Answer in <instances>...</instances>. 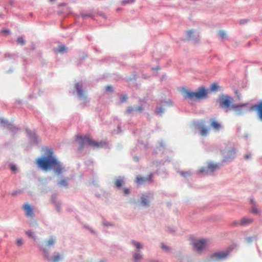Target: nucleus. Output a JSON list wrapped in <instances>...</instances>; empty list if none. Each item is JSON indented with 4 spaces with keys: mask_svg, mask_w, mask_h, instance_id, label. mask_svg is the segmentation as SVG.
<instances>
[{
    "mask_svg": "<svg viewBox=\"0 0 262 262\" xmlns=\"http://www.w3.org/2000/svg\"><path fill=\"white\" fill-rule=\"evenodd\" d=\"M47 156L41 157L36 159V163L38 167L45 170L53 169L56 173L61 174L64 170V167L58 161L51 149L47 150Z\"/></svg>",
    "mask_w": 262,
    "mask_h": 262,
    "instance_id": "f257e3e1",
    "label": "nucleus"
},
{
    "mask_svg": "<svg viewBox=\"0 0 262 262\" xmlns=\"http://www.w3.org/2000/svg\"><path fill=\"white\" fill-rule=\"evenodd\" d=\"M233 90L236 96V98L234 101L233 98L230 97V109L232 110L237 115H241L248 112L252 111V110H251L252 106H250L248 103H236L234 102V101L241 99V94L238 90L235 88Z\"/></svg>",
    "mask_w": 262,
    "mask_h": 262,
    "instance_id": "f03ea898",
    "label": "nucleus"
},
{
    "mask_svg": "<svg viewBox=\"0 0 262 262\" xmlns=\"http://www.w3.org/2000/svg\"><path fill=\"white\" fill-rule=\"evenodd\" d=\"M182 92L185 99L192 100H200L206 99L208 96V90L204 87H201L194 92L183 89Z\"/></svg>",
    "mask_w": 262,
    "mask_h": 262,
    "instance_id": "7ed1b4c3",
    "label": "nucleus"
},
{
    "mask_svg": "<svg viewBox=\"0 0 262 262\" xmlns=\"http://www.w3.org/2000/svg\"><path fill=\"white\" fill-rule=\"evenodd\" d=\"M76 138L77 140H79V149L81 150L83 148L84 145L86 144H88L90 145H91L95 147H102L105 144V143L103 142L102 141H101L100 142H98L95 141H93L91 138H90L89 137H82L80 135H77L76 136Z\"/></svg>",
    "mask_w": 262,
    "mask_h": 262,
    "instance_id": "20e7f679",
    "label": "nucleus"
},
{
    "mask_svg": "<svg viewBox=\"0 0 262 262\" xmlns=\"http://www.w3.org/2000/svg\"><path fill=\"white\" fill-rule=\"evenodd\" d=\"M208 241L207 239L201 238L197 239L192 243L193 250L198 253H201L208 245Z\"/></svg>",
    "mask_w": 262,
    "mask_h": 262,
    "instance_id": "39448f33",
    "label": "nucleus"
},
{
    "mask_svg": "<svg viewBox=\"0 0 262 262\" xmlns=\"http://www.w3.org/2000/svg\"><path fill=\"white\" fill-rule=\"evenodd\" d=\"M229 254L228 251H221L211 254L210 258L212 260H222L226 258Z\"/></svg>",
    "mask_w": 262,
    "mask_h": 262,
    "instance_id": "423d86ee",
    "label": "nucleus"
},
{
    "mask_svg": "<svg viewBox=\"0 0 262 262\" xmlns=\"http://www.w3.org/2000/svg\"><path fill=\"white\" fill-rule=\"evenodd\" d=\"M251 110H255L257 113L258 118L260 121H262V100L257 104L252 106Z\"/></svg>",
    "mask_w": 262,
    "mask_h": 262,
    "instance_id": "0eeeda50",
    "label": "nucleus"
},
{
    "mask_svg": "<svg viewBox=\"0 0 262 262\" xmlns=\"http://www.w3.org/2000/svg\"><path fill=\"white\" fill-rule=\"evenodd\" d=\"M220 105L221 107L226 108L229 106V97L228 96H222L219 99Z\"/></svg>",
    "mask_w": 262,
    "mask_h": 262,
    "instance_id": "6e6552de",
    "label": "nucleus"
},
{
    "mask_svg": "<svg viewBox=\"0 0 262 262\" xmlns=\"http://www.w3.org/2000/svg\"><path fill=\"white\" fill-rule=\"evenodd\" d=\"M55 242V238L53 236L51 237L48 240H47L45 244L43 245L41 247V249L43 250L44 253L46 254L48 252L46 250V248L47 247H50L52 246H53Z\"/></svg>",
    "mask_w": 262,
    "mask_h": 262,
    "instance_id": "1a4fd4ad",
    "label": "nucleus"
},
{
    "mask_svg": "<svg viewBox=\"0 0 262 262\" xmlns=\"http://www.w3.org/2000/svg\"><path fill=\"white\" fill-rule=\"evenodd\" d=\"M220 168V166L217 164H213V163H210L208 165V169H205L204 168H202L200 170V171L201 172H206V173H208L209 171L213 172L215 171V170L219 169Z\"/></svg>",
    "mask_w": 262,
    "mask_h": 262,
    "instance_id": "9d476101",
    "label": "nucleus"
},
{
    "mask_svg": "<svg viewBox=\"0 0 262 262\" xmlns=\"http://www.w3.org/2000/svg\"><path fill=\"white\" fill-rule=\"evenodd\" d=\"M152 177V174H150L147 178H143L140 177H137L136 178V182L138 185H142L144 184L147 181H149Z\"/></svg>",
    "mask_w": 262,
    "mask_h": 262,
    "instance_id": "9b49d317",
    "label": "nucleus"
},
{
    "mask_svg": "<svg viewBox=\"0 0 262 262\" xmlns=\"http://www.w3.org/2000/svg\"><path fill=\"white\" fill-rule=\"evenodd\" d=\"M23 208L26 212V215L27 217H32L33 216V210L32 207L29 204H26L24 205Z\"/></svg>",
    "mask_w": 262,
    "mask_h": 262,
    "instance_id": "f8f14e48",
    "label": "nucleus"
},
{
    "mask_svg": "<svg viewBox=\"0 0 262 262\" xmlns=\"http://www.w3.org/2000/svg\"><path fill=\"white\" fill-rule=\"evenodd\" d=\"M210 126L215 130H219L221 128V125L214 119L210 120Z\"/></svg>",
    "mask_w": 262,
    "mask_h": 262,
    "instance_id": "ddd939ff",
    "label": "nucleus"
},
{
    "mask_svg": "<svg viewBox=\"0 0 262 262\" xmlns=\"http://www.w3.org/2000/svg\"><path fill=\"white\" fill-rule=\"evenodd\" d=\"M252 222L253 219L248 217H244L240 221V225L242 226H246L252 223Z\"/></svg>",
    "mask_w": 262,
    "mask_h": 262,
    "instance_id": "4468645a",
    "label": "nucleus"
},
{
    "mask_svg": "<svg viewBox=\"0 0 262 262\" xmlns=\"http://www.w3.org/2000/svg\"><path fill=\"white\" fill-rule=\"evenodd\" d=\"M68 178H62L58 183V185L60 187H63L67 188L68 187L69 183H68Z\"/></svg>",
    "mask_w": 262,
    "mask_h": 262,
    "instance_id": "2eb2a0df",
    "label": "nucleus"
},
{
    "mask_svg": "<svg viewBox=\"0 0 262 262\" xmlns=\"http://www.w3.org/2000/svg\"><path fill=\"white\" fill-rule=\"evenodd\" d=\"M77 92L80 97H84V93L83 91L82 90V85L79 83H77L75 85Z\"/></svg>",
    "mask_w": 262,
    "mask_h": 262,
    "instance_id": "dca6fc26",
    "label": "nucleus"
},
{
    "mask_svg": "<svg viewBox=\"0 0 262 262\" xmlns=\"http://www.w3.org/2000/svg\"><path fill=\"white\" fill-rule=\"evenodd\" d=\"M199 130L202 136H204L208 133V129L205 126H201L199 128Z\"/></svg>",
    "mask_w": 262,
    "mask_h": 262,
    "instance_id": "f3484780",
    "label": "nucleus"
},
{
    "mask_svg": "<svg viewBox=\"0 0 262 262\" xmlns=\"http://www.w3.org/2000/svg\"><path fill=\"white\" fill-rule=\"evenodd\" d=\"M141 203L143 206H148L149 205V201L146 197L143 196L141 198Z\"/></svg>",
    "mask_w": 262,
    "mask_h": 262,
    "instance_id": "a211bd4d",
    "label": "nucleus"
},
{
    "mask_svg": "<svg viewBox=\"0 0 262 262\" xmlns=\"http://www.w3.org/2000/svg\"><path fill=\"white\" fill-rule=\"evenodd\" d=\"M123 183L124 181L121 179H117L115 182V186L117 188H120L123 185Z\"/></svg>",
    "mask_w": 262,
    "mask_h": 262,
    "instance_id": "6ab92c4d",
    "label": "nucleus"
},
{
    "mask_svg": "<svg viewBox=\"0 0 262 262\" xmlns=\"http://www.w3.org/2000/svg\"><path fill=\"white\" fill-rule=\"evenodd\" d=\"M63 256L62 255L59 254L55 255L53 258V260L54 262H57L58 261L61 260L62 259Z\"/></svg>",
    "mask_w": 262,
    "mask_h": 262,
    "instance_id": "aec40b11",
    "label": "nucleus"
},
{
    "mask_svg": "<svg viewBox=\"0 0 262 262\" xmlns=\"http://www.w3.org/2000/svg\"><path fill=\"white\" fill-rule=\"evenodd\" d=\"M238 247V245L236 242H232L230 244V251L236 249Z\"/></svg>",
    "mask_w": 262,
    "mask_h": 262,
    "instance_id": "412c9836",
    "label": "nucleus"
},
{
    "mask_svg": "<svg viewBox=\"0 0 262 262\" xmlns=\"http://www.w3.org/2000/svg\"><path fill=\"white\" fill-rule=\"evenodd\" d=\"M236 149L235 148H232L230 149V159L234 158L236 156Z\"/></svg>",
    "mask_w": 262,
    "mask_h": 262,
    "instance_id": "4be33fe9",
    "label": "nucleus"
},
{
    "mask_svg": "<svg viewBox=\"0 0 262 262\" xmlns=\"http://www.w3.org/2000/svg\"><path fill=\"white\" fill-rule=\"evenodd\" d=\"M67 51V48L64 45H61L59 47L58 52L63 53Z\"/></svg>",
    "mask_w": 262,
    "mask_h": 262,
    "instance_id": "5701e85b",
    "label": "nucleus"
},
{
    "mask_svg": "<svg viewBox=\"0 0 262 262\" xmlns=\"http://www.w3.org/2000/svg\"><path fill=\"white\" fill-rule=\"evenodd\" d=\"M161 245V248L163 250H164V251L168 252L170 250V248L169 247H168L167 246L165 245L164 244L162 243Z\"/></svg>",
    "mask_w": 262,
    "mask_h": 262,
    "instance_id": "b1692460",
    "label": "nucleus"
},
{
    "mask_svg": "<svg viewBox=\"0 0 262 262\" xmlns=\"http://www.w3.org/2000/svg\"><path fill=\"white\" fill-rule=\"evenodd\" d=\"M219 89V86L216 83H213L210 87V90L212 91H217Z\"/></svg>",
    "mask_w": 262,
    "mask_h": 262,
    "instance_id": "393cba45",
    "label": "nucleus"
},
{
    "mask_svg": "<svg viewBox=\"0 0 262 262\" xmlns=\"http://www.w3.org/2000/svg\"><path fill=\"white\" fill-rule=\"evenodd\" d=\"M132 244L136 247L137 249H140L142 248V246L140 243L136 241H132Z\"/></svg>",
    "mask_w": 262,
    "mask_h": 262,
    "instance_id": "a878e982",
    "label": "nucleus"
},
{
    "mask_svg": "<svg viewBox=\"0 0 262 262\" xmlns=\"http://www.w3.org/2000/svg\"><path fill=\"white\" fill-rule=\"evenodd\" d=\"M26 233L29 237L34 238L35 239L34 233L32 231H31V230L27 231L26 232Z\"/></svg>",
    "mask_w": 262,
    "mask_h": 262,
    "instance_id": "bb28decb",
    "label": "nucleus"
},
{
    "mask_svg": "<svg viewBox=\"0 0 262 262\" xmlns=\"http://www.w3.org/2000/svg\"><path fill=\"white\" fill-rule=\"evenodd\" d=\"M24 244V241L21 238H18L16 239V244L17 246L20 247Z\"/></svg>",
    "mask_w": 262,
    "mask_h": 262,
    "instance_id": "cd10ccee",
    "label": "nucleus"
},
{
    "mask_svg": "<svg viewBox=\"0 0 262 262\" xmlns=\"http://www.w3.org/2000/svg\"><path fill=\"white\" fill-rule=\"evenodd\" d=\"M135 2V0H124L122 2V4L126 5L128 4H131Z\"/></svg>",
    "mask_w": 262,
    "mask_h": 262,
    "instance_id": "c85d7f7f",
    "label": "nucleus"
},
{
    "mask_svg": "<svg viewBox=\"0 0 262 262\" xmlns=\"http://www.w3.org/2000/svg\"><path fill=\"white\" fill-rule=\"evenodd\" d=\"M17 42L21 44V45H24L25 44V40L23 37H18L17 38Z\"/></svg>",
    "mask_w": 262,
    "mask_h": 262,
    "instance_id": "c756f323",
    "label": "nucleus"
},
{
    "mask_svg": "<svg viewBox=\"0 0 262 262\" xmlns=\"http://www.w3.org/2000/svg\"><path fill=\"white\" fill-rule=\"evenodd\" d=\"M254 238V237H253V236H249V237H247L246 238L245 240L246 241L247 243H251L252 241H253Z\"/></svg>",
    "mask_w": 262,
    "mask_h": 262,
    "instance_id": "7c9ffc66",
    "label": "nucleus"
},
{
    "mask_svg": "<svg viewBox=\"0 0 262 262\" xmlns=\"http://www.w3.org/2000/svg\"><path fill=\"white\" fill-rule=\"evenodd\" d=\"M163 108H162V107H159L156 110L155 112L157 114H160L163 113Z\"/></svg>",
    "mask_w": 262,
    "mask_h": 262,
    "instance_id": "2f4dec72",
    "label": "nucleus"
},
{
    "mask_svg": "<svg viewBox=\"0 0 262 262\" xmlns=\"http://www.w3.org/2000/svg\"><path fill=\"white\" fill-rule=\"evenodd\" d=\"M134 111H135L134 108H133L132 107H128L126 110V113L127 114H130L132 113Z\"/></svg>",
    "mask_w": 262,
    "mask_h": 262,
    "instance_id": "473e14b6",
    "label": "nucleus"
},
{
    "mask_svg": "<svg viewBox=\"0 0 262 262\" xmlns=\"http://www.w3.org/2000/svg\"><path fill=\"white\" fill-rule=\"evenodd\" d=\"M219 36L221 38H224L225 36V33L223 31H220L219 33Z\"/></svg>",
    "mask_w": 262,
    "mask_h": 262,
    "instance_id": "72a5a7b5",
    "label": "nucleus"
},
{
    "mask_svg": "<svg viewBox=\"0 0 262 262\" xmlns=\"http://www.w3.org/2000/svg\"><path fill=\"white\" fill-rule=\"evenodd\" d=\"M134 257L136 260H140L141 257V255L139 253H136L135 254Z\"/></svg>",
    "mask_w": 262,
    "mask_h": 262,
    "instance_id": "f704fd0d",
    "label": "nucleus"
},
{
    "mask_svg": "<svg viewBox=\"0 0 262 262\" xmlns=\"http://www.w3.org/2000/svg\"><path fill=\"white\" fill-rule=\"evenodd\" d=\"M105 90L106 91L112 92L113 91V87L111 85H107L106 86Z\"/></svg>",
    "mask_w": 262,
    "mask_h": 262,
    "instance_id": "c9c22d12",
    "label": "nucleus"
},
{
    "mask_svg": "<svg viewBox=\"0 0 262 262\" xmlns=\"http://www.w3.org/2000/svg\"><path fill=\"white\" fill-rule=\"evenodd\" d=\"M123 190L125 195H127L129 193V190L128 188H124Z\"/></svg>",
    "mask_w": 262,
    "mask_h": 262,
    "instance_id": "e433bc0d",
    "label": "nucleus"
},
{
    "mask_svg": "<svg viewBox=\"0 0 262 262\" xmlns=\"http://www.w3.org/2000/svg\"><path fill=\"white\" fill-rule=\"evenodd\" d=\"M127 99V96L126 95H125L122 96V97L121 98V102H124V101H126Z\"/></svg>",
    "mask_w": 262,
    "mask_h": 262,
    "instance_id": "4c0bfd02",
    "label": "nucleus"
},
{
    "mask_svg": "<svg viewBox=\"0 0 262 262\" xmlns=\"http://www.w3.org/2000/svg\"><path fill=\"white\" fill-rule=\"evenodd\" d=\"M81 16L83 18H85L86 17H90L91 14L81 13Z\"/></svg>",
    "mask_w": 262,
    "mask_h": 262,
    "instance_id": "58836bf2",
    "label": "nucleus"
},
{
    "mask_svg": "<svg viewBox=\"0 0 262 262\" xmlns=\"http://www.w3.org/2000/svg\"><path fill=\"white\" fill-rule=\"evenodd\" d=\"M247 22H248V20L245 19L240 20L239 23L241 25H244V24L247 23Z\"/></svg>",
    "mask_w": 262,
    "mask_h": 262,
    "instance_id": "ea45409f",
    "label": "nucleus"
},
{
    "mask_svg": "<svg viewBox=\"0 0 262 262\" xmlns=\"http://www.w3.org/2000/svg\"><path fill=\"white\" fill-rule=\"evenodd\" d=\"M193 32H194V31H193V30H189L187 32L188 36L189 38L191 37V36L193 33Z\"/></svg>",
    "mask_w": 262,
    "mask_h": 262,
    "instance_id": "a19ab883",
    "label": "nucleus"
},
{
    "mask_svg": "<svg viewBox=\"0 0 262 262\" xmlns=\"http://www.w3.org/2000/svg\"><path fill=\"white\" fill-rule=\"evenodd\" d=\"M135 110L139 112H142L143 110V108L142 106H138L135 108Z\"/></svg>",
    "mask_w": 262,
    "mask_h": 262,
    "instance_id": "79ce46f5",
    "label": "nucleus"
},
{
    "mask_svg": "<svg viewBox=\"0 0 262 262\" xmlns=\"http://www.w3.org/2000/svg\"><path fill=\"white\" fill-rule=\"evenodd\" d=\"M237 225H240V221H235L232 224L233 226H236Z\"/></svg>",
    "mask_w": 262,
    "mask_h": 262,
    "instance_id": "37998d69",
    "label": "nucleus"
},
{
    "mask_svg": "<svg viewBox=\"0 0 262 262\" xmlns=\"http://www.w3.org/2000/svg\"><path fill=\"white\" fill-rule=\"evenodd\" d=\"M252 212L253 213H254L257 214V213H258V209H256V208H253V209H252Z\"/></svg>",
    "mask_w": 262,
    "mask_h": 262,
    "instance_id": "c03bdc74",
    "label": "nucleus"
},
{
    "mask_svg": "<svg viewBox=\"0 0 262 262\" xmlns=\"http://www.w3.org/2000/svg\"><path fill=\"white\" fill-rule=\"evenodd\" d=\"M251 158V155L250 154H247L245 156V158L246 159H249Z\"/></svg>",
    "mask_w": 262,
    "mask_h": 262,
    "instance_id": "a18cd8bd",
    "label": "nucleus"
},
{
    "mask_svg": "<svg viewBox=\"0 0 262 262\" xmlns=\"http://www.w3.org/2000/svg\"><path fill=\"white\" fill-rule=\"evenodd\" d=\"M11 169L12 170H16V167L14 165H12V166H11Z\"/></svg>",
    "mask_w": 262,
    "mask_h": 262,
    "instance_id": "49530a36",
    "label": "nucleus"
},
{
    "mask_svg": "<svg viewBox=\"0 0 262 262\" xmlns=\"http://www.w3.org/2000/svg\"><path fill=\"white\" fill-rule=\"evenodd\" d=\"M5 121L4 119L0 118V123H5Z\"/></svg>",
    "mask_w": 262,
    "mask_h": 262,
    "instance_id": "de8ad7c7",
    "label": "nucleus"
},
{
    "mask_svg": "<svg viewBox=\"0 0 262 262\" xmlns=\"http://www.w3.org/2000/svg\"><path fill=\"white\" fill-rule=\"evenodd\" d=\"M251 202L252 203L254 204V200L253 199H251Z\"/></svg>",
    "mask_w": 262,
    "mask_h": 262,
    "instance_id": "09e8293b",
    "label": "nucleus"
},
{
    "mask_svg": "<svg viewBox=\"0 0 262 262\" xmlns=\"http://www.w3.org/2000/svg\"><path fill=\"white\" fill-rule=\"evenodd\" d=\"M105 226L111 225L110 224H105Z\"/></svg>",
    "mask_w": 262,
    "mask_h": 262,
    "instance_id": "8fccbe9b",
    "label": "nucleus"
}]
</instances>
